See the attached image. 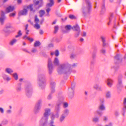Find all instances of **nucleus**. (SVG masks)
Returning a JSON list of instances; mask_svg holds the SVG:
<instances>
[{"mask_svg": "<svg viewBox=\"0 0 126 126\" xmlns=\"http://www.w3.org/2000/svg\"><path fill=\"white\" fill-rule=\"evenodd\" d=\"M35 5H38V7L36 9H38L42 7L44 4V2L43 0H39L33 2Z\"/></svg>", "mask_w": 126, "mask_h": 126, "instance_id": "obj_10", "label": "nucleus"}, {"mask_svg": "<svg viewBox=\"0 0 126 126\" xmlns=\"http://www.w3.org/2000/svg\"><path fill=\"white\" fill-rule=\"evenodd\" d=\"M66 117L62 114L61 115L59 119L60 122L62 123L64 121Z\"/></svg>", "mask_w": 126, "mask_h": 126, "instance_id": "obj_30", "label": "nucleus"}, {"mask_svg": "<svg viewBox=\"0 0 126 126\" xmlns=\"http://www.w3.org/2000/svg\"><path fill=\"white\" fill-rule=\"evenodd\" d=\"M96 90L100 91H102V90L101 86H99V85L97 84H95L93 87Z\"/></svg>", "mask_w": 126, "mask_h": 126, "instance_id": "obj_19", "label": "nucleus"}, {"mask_svg": "<svg viewBox=\"0 0 126 126\" xmlns=\"http://www.w3.org/2000/svg\"><path fill=\"white\" fill-rule=\"evenodd\" d=\"M39 13L40 14V17H42L43 15L45 14V11L43 10H40L39 12Z\"/></svg>", "mask_w": 126, "mask_h": 126, "instance_id": "obj_37", "label": "nucleus"}, {"mask_svg": "<svg viewBox=\"0 0 126 126\" xmlns=\"http://www.w3.org/2000/svg\"><path fill=\"white\" fill-rule=\"evenodd\" d=\"M21 83H19L17 84V86L16 88V90L17 92H19L21 91Z\"/></svg>", "mask_w": 126, "mask_h": 126, "instance_id": "obj_31", "label": "nucleus"}, {"mask_svg": "<svg viewBox=\"0 0 126 126\" xmlns=\"http://www.w3.org/2000/svg\"><path fill=\"white\" fill-rule=\"evenodd\" d=\"M28 11L27 9L24 8L22 10L20 11L18 13V16L26 15Z\"/></svg>", "mask_w": 126, "mask_h": 126, "instance_id": "obj_13", "label": "nucleus"}, {"mask_svg": "<svg viewBox=\"0 0 126 126\" xmlns=\"http://www.w3.org/2000/svg\"><path fill=\"white\" fill-rule=\"evenodd\" d=\"M8 121L7 120H4L2 122L1 124H0V126H2V125H5L8 123Z\"/></svg>", "mask_w": 126, "mask_h": 126, "instance_id": "obj_44", "label": "nucleus"}, {"mask_svg": "<svg viewBox=\"0 0 126 126\" xmlns=\"http://www.w3.org/2000/svg\"><path fill=\"white\" fill-rule=\"evenodd\" d=\"M54 54L56 56H58L59 55V51L57 50H56L55 51Z\"/></svg>", "mask_w": 126, "mask_h": 126, "instance_id": "obj_57", "label": "nucleus"}, {"mask_svg": "<svg viewBox=\"0 0 126 126\" xmlns=\"http://www.w3.org/2000/svg\"><path fill=\"white\" fill-rule=\"evenodd\" d=\"M56 83L52 81L50 83V88H55Z\"/></svg>", "mask_w": 126, "mask_h": 126, "instance_id": "obj_38", "label": "nucleus"}, {"mask_svg": "<svg viewBox=\"0 0 126 126\" xmlns=\"http://www.w3.org/2000/svg\"><path fill=\"white\" fill-rule=\"evenodd\" d=\"M34 21L36 24L38 23L39 22V20L37 18V15H35V16Z\"/></svg>", "mask_w": 126, "mask_h": 126, "instance_id": "obj_46", "label": "nucleus"}, {"mask_svg": "<svg viewBox=\"0 0 126 126\" xmlns=\"http://www.w3.org/2000/svg\"><path fill=\"white\" fill-rule=\"evenodd\" d=\"M122 110L123 111L122 115L124 116L125 113H126V105H123Z\"/></svg>", "mask_w": 126, "mask_h": 126, "instance_id": "obj_33", "label": "nucleus"}, {"mask_svg": "<svg viewBox=\"0 0 126 126\" xmlns=\"http://www.w3.org/2000/svg\"><path fill=\"white\" fill-rule=\"evenodd\" d=\"M5 27L7 28V29H9L11 28L12 27L11 26V25L10 24H7L6 26Z\"/></svg>", "mask_w": 126, "mask_h": 126, "instance_id": "obj_53", "label": "nucleus"}, {"mask_svg": "<svg viewBox=\"0 0 126 126\" xmlns=\"http://www.w3.org/2000/svg\"><path fill=\"white\" fill-rule=\"evenodd\" d=\"M2 76L4 80H6L8 81L10 80V79L8 77L7 75L4 74H2Z\"/></svg>", "mask_w": 126, "mask_h": 126, "instance_id": "obj_34", "label": "nucleus"}, {"mask_svg": "<svg viewBox=\"0 0 126 126\" xmlns=\"http://www.w3.org/2000/svg\"><path fill=\"white\" fill-rule=\"evenodd\" d=\"M42 102V100L40 99L36 102L34 109V112L35 113L37 114L39 112L41 108Z\"/></svg>", "mask_w": 126, "mask_h": 126, "instance_id": "obj_6", "label": "nucleus"}, {"mask_svg": "<svg viewBox=\"0 0 126 126\" xmlns=\"http://www.w3.org/2000/svg\"><path fill=\"white\" fill-rule=\"evenodd\" d=\"M113 81L112 80L110 79H108L107 80V84L109 87H111L112 85V83Z\"/></svg>", "mask_w": 126, "mask_h": 126, "instance_id": "obj_28", "label": "nucleus"}, {"mask_svg": "<svg viewBox=\"0 0 126 126\" xmlns=\"http://www.w3.org/2000/svg\"><path fill=\"white\" fill-rule=\"evenodd\" d=\"M105 0L103 1V3L101 7V11L100 14H103L105 11L106 9L105 5Z\"/></svg>", "mask_w": 126, "mask_h": 126, "instance_id": "obj_18", "label": "nucleus"}, {"mask_svg": "<svg viewBox=\"0 0 126 126\" xmlns=\"http://www.w3.org/2000/svg\"><path fill=\"white\" fill-rule=\"evenodd\" d=\"M5 13L2 10H1L0 12V23L1 25L3 24L4 21L6 19V16L5 15Z\"/></svg>", "mask_w": 126, "mask_h": 126, "instance_id": "obj_8", "label": "nucleus"}, {"mask_svg": "<svg viewBox=\"0 0 126 126\" xmlns=\"http://www.w3.org/2000/svg\"><path fill=\"white\" fill-rule=\"evenodd\" d=\"M68 106V104L66 102H65L63 103V107L64 108H66Z\"/></svg>", "mask_w": 126, "mask_h": 126, "instance_id": "obj_51", "label": "nucleus"}, {"mask_svg": "<svg viewBox=\"0 0 126 126\" xmlns=\"http://www.w3.org/2000/svg\"><path fill=\"white\" fill-rule=\"evenodd\" d=\"M72 29L74 31H80V28L78 25L76 24L75 26H74L72 27Z\"/></svg>", "mask_w": 126, "mask_h": 126, "instance_id": "obj_22", "label": "nucleus"}, {"mask_svg": "<svg viewBox=\"0 0 126 126\" xmlns=\"http://www.w3.org/2000/svg\"><path fill=\"white\" fill-rule=\"evenodd\" d=\"M101 52L103 54H104L106 52V50L103 48L100 50Z\"/></svg>", "mask_w": 126, "mask_h": 126, "instance_id": "obj_64", "label": "nucleus"}, {"mask_svg": "<svg viewBox=\"0 0 126 126\" xmlns=\"http://www.w3.org/2000/svg\"><path fill=\"white\" fill-rule=\"evenodd\" d=\"M23 39H25L26 38L27 40L29 41L30 42H32L33 41V38H30L28 37L27 35H25L23 37Z\"/></svg>", "mask_w": 126, "mask_h": 126, "instance_id": "obj_32", "label": "nucleus"}, {"mask_svg": "<svg viewBox=\"0 0 126 126\" xmlns=\"http://www.w3.org/2000/svg\"><path fill=\"white\" fill-rule=\"evenodd\" d=\"M94 115L96 116L97 114L100 117L103 114V112L101 110H96L94 113Z\"/></svg>", "mask_w": 126, "mask_h": 126, "instance_id": "obj_21", "label": "nucleus"}, {"mask_svg": "<svg viewBox=\"0 0 126 126\" xmlns=\"http://www.w3.org/2000/svg\"><path fill=\"white\" fill-rule=\"evenodd\" d=\"M51 94H52L55 92V88H50Z\"/></svg>", "mask_w": 126, "mask_h": 126, "instance_id": "obj_58", "label": "nucleus"}, {"mask_svg": "<svg viewBox=\"0 0 126 126\" xmlns=\"http://www.w3.org/2000/svg\"><path fill=\"white\" fill-rule=\"evenodd\" d=\"M3 31L5 33V36H7L10 33V31L6 28H5L3 29Z\"/></svg>", "mask_w": 126, "mask_h": 126, "instance_id": "obj_23", "label": "nucleus"}, {"mask_svg": "<svg viewBox=\"0 0 126 126\" xmlns=\"http://www.w3.org/2000/svg\"><path fill=\"white\" fill-rule=\"evenodd\" d=\"M100 104H104V100L103 99H100Z\"/></svg>", "mask_w": 126, "mask_h": 126, "instance_id": "obj_61", "label": "nucleus"}, {"mask_svg": "<svg viewBox=\"0 0 126 126\" xmlns=\"http://www.w3.org/2000/svg\"><path fill=\"white\" fill-rule=\"evenodd\" d=\"M123 78V76L121 74H120L118 77V87H117L118 88L119 87H122V79Z\"/></svg>", "mask_w": 126, "mask_h": 126, "instance_id": "obj_11", "label": "nucleus"}, {"mask_svg": "<svg viewBox=\"0 0 126 126\" xmlns=\"http://www.w3.org/2000/svg\"><path fill=\"white\" fill-rule=\"evenodd\" d=\"M53 63L56 66H57L59 65V61L57 58L56 57L55 58L53 61Z\"/></svg>", "mask_w": 126, "mask_h": 126, "instance_id": "obj_29", "label": "nucleus"}, {"mask_svg": "<svg viewBox=\"0 0 126 126\" xmlns=\"http://www.w3.org/2000/svg\"><path fill=\"white\" fill-rule=\"evenodd\" d=\"M86 6H82L81 11L82 16L86 17L88 14H90L92 10V5L90 0H85Z\"/></svg>", "mask_w": 126, "mask_h": 126, "instance_id": "obj_3", "label": "nucleus"}, {"mask_svg": "<svg viewBox=\"0 0 126 126\" xmlns=\"http://www.w3.org/2000/svg\"><path fill=\"white\" fill-rule=\"evenodd\" d=\"M41 45V43L39 41H36L34 43V46L36 47L39 46Z\"/></svg>", "mask_w": 126, "mask_h": 126, "instance_id": "obj_41", "label": "nucleus"}, {"mask_svg": "<svg viewBox=\"0 0 126 126\" xmlns=\"http://www.w3.org/2000/svg\"><path fill=\"white\" fill-rule=\"evenodd\" d=\"M47 67L49 73L50 75L52 72L53 66L51 60L49 58H48V60Z\"/></svg>", "mask_w": 126, "mask_h": 126, "instance_id": "obj_7", "label": "nucleus"}, {"mask_svg": "<svg viewBox=\"0 0 126 126\" xmlns=\"http://www.w3.org/2000/svg\"><path fill=\"white\" fill-rule=\"evenodd\" d=\"M92 48L93 49L92 57L93 59L94 60V59L95 58L96 56L95 53L97 50V47L96 46L94 45L93 46Z\"/></svg>", "mask_w": 126, "mask_h": 126, "instance_id": "obj_14", "label": "nucleus"}, {"mask_svg": "<svg viewBox=\"0 0 126 126\" xmlns=\"http://www.w3.org/2000/svg\"><path fill=\"white\" fill-rule=\"evenodd\" d=\"M69 17L71 19H73L75 18V16L72 15H69Z\"/></svg>", "mask_w": 126, "mask_h": 126, "instance_id": "obj_55", "label": "nucleus"}, {"mask_svg": "<svg viewBox=\"0 0 126 126\" xmlns=\"http://www.w3.org/2000/svg\"><path fill=\"white\" fill-rule=\"evenodd\" d=\"M33 4H30L27 6V9H30V11H32L33 13H34L36 11V10L33 9L32 7Z\"/></svg>", "mask_w": 126, "mask_h": 126, "instance_id": "obj_24", "label": "nucleus"}, {"mask_svg": "<svg viewBox=\"0 0 126 126\" xmlns=\"http://www.w3.org/2000/svg\"><path fill=\"white\" fill-rule=\"evenodd\" d=\"M13 77L15 80H17L18 79V75L16 73H14L13 74Z\"/></svg>", "mask_w": 126, "mask_h": 126, "instance_id": "obj_43", "label": "nucleus"}, {"mask_svg": "<svg viewBox=\"0 0 126 126\" xmlns=\"http://www.w3.org/2000/svg\"><path fill=\"white\" fill-rule=\"evenodd\" d=\"M76 83L74 82L71 83V88H69L68 89L74 90Z\"/></svg>", "mask_w": 126, "mask_h": 126, "instance_id": "obj_39", "label": "nucleus"}, {"mask_svg": "<svg viewBox=\"0 0 126 126\" xmlns=\"http://www.w3.org/2000/svg\"><path fill=\"white\" fill-rule=\"evenodd\" d=\"M95 61L93 59L91 62L90 69L91 70L93 71L94 68V64L95 63Z\"/></svg>", "mask_w": 126, "mask_h": 126, "instance_id": "obj_25", "label": "nucleus"}, {"mask_svg": "<svg viewBox=\"0 0 126 126\" xmlns=\"http://www.w3.org/2000/svg\"><path fill=\"white\" fill-rule=\"evenodd\" d=\"M55 115L54 114H52L51 117V120H50L49 122H51L52 121H54V120L55 118Z\"/></svg>", "mask_w": 126, "mask_h": 126, "instance_id": "obj_47", "label": "nucleus"}, {"mask_svg": "<svg viewBox=\"0 0 126 126\" xmlns=\"http://www.w3.org/2000/svg\"><path fill=\"white\" fill-rule=\"evenodd\" d=\"M61 103L59 102L57 103L56 105L55 109V112L60 113L61 109Z\"/></svg>", "mask_w": 126, "mask_h": 126, "instance_id": "obj_12", "label": "nucleus"}, {"mask_svg": "<svg viewBox=\"0 0 126 126\" xmlns=\"http://www.w3.org/2000/svg\"><path fill=\"white\" fill-rule=\"evenodd\" d=\"M80 31H76L75 35V37H78L79 35V34L80 33Z\"/></svg>", "mask_w": 126, "mask_h": 126, "instance_id": "obj_49", "label": "nucleus"}, {"mask_svg": "<svg viewBox=\"0 0 126 126\" xmlns=\"http://www.w3.org/2000/svg\"><path fill=\"white\" fill-rule=\"evenodd\" d=\"M58 26H56L54 27V33H56L58 31Z\"/></svg>", "mask_w": 126, "mask_h": 126, "instance_id": "obj_52", "label": "nucleus"}, {"mask_svg": "<svg viewBox=\"0 0 126 126\" xmlns=\"http://www.w3.org/2000/svg\"><path fill=\"white\" fill-rule=\"evenodd\" d=\"M49 7H47V8L46 10V11L47 14H48L49 12L51 10V9Z\"/></svg>", "mask_w": 126, "mask_h": 126, "instance_id": "obj_60", "label": "nucleus"}, {"mask_svg": "<svg viewBox=\"0 0 126 126\" xmlns=\"http://www.w3.org/2000/svg\"><path fill=\"white\" fill-rule=\"evenodd\" d=\"M72 27H71V26L69 25H67L65 26V29L66 30H70L71 29H72Z\"/></svg>", "mask_w": 126, "mask_h": 126, "instance_id": "obj_42", "label": "nucleus"}, {"mask_svg": "<svg viewBox=\"0 0 126 126\" xmlns=\"http://www.w3.org/2000/svg\"><path fill=\"white\" fill-rule=\"evenodd\" d=\"M22 34V33L21 32V31L20 30L18 32V34L16 35L15 37L16 38L20 36H21Z\"/></svg>", "mask_w": 126, "mask_h": 126, "instance_id": "obj_48", "label": "nucleus"}, {"mask_svg": "<svg viewBox=\"0 0 126 126\" xmlns=\"http://www.w3.org/2000/svg\"><path fill=\"white\" fill-rule=\"evenodd\" d=\"M5 71L9 74H11L13 72L12 69L10 68H6L5 69Z\"/></svg>", "mask_w": 126, "mask_h": 126, "instance_id": "obj_40", "label": "nucleus"}, {"mask_svg": "<svg viewBox=\"0 0 126 126\" xmlns=\"http://www.w3.org/2000/svg\"><path fill=\"white\" fill-rule=\"evenodd\" d=\"M17 41V40L15 39H13L11 40L9 43V44L13 46L14 44Z\"/></svg>", "mask_w": 126, "mask_h": 126, "instance_id": "obj_35", "label": "nucleus"}, {"mask_svg": "<svg viewBox=\"0 0 126 126\" xmlns=\"http://www.w3.org/2000/svg\"><path fill=\"white\" fill-rule=\"evenodd\" d=\"M47 0L49 2L46 4V7H51L54 5V2L53 0Z\"/></svg>", "mask_w": 126, "mask_h": 126, "instance_id": "obj_15", "label": "nucleus"}, {"mask_svg": "<svg viewBox=\"0 0 126 126\" xmlns=\"http://www.w3.org/2000/svg\"><path fill=\"white\" fill-rule=\"evenodd\" d=\"M92 121L95 123L98 122L99 121V117L94 115V116L92 119Z\"/></svg>", "mask_w": 126, "mask_h": 126, "instance_id": "obj_20", "label": "nucleus"}, {"mask_svg": "<svg viewBox=\"0 0 126 126\" xmlns=\"http://www.w3.org/2000/svg\"><path fill=\"white\" fill-rule=\"evenodd\" d=\"M35 24L34 25V27L37 29H39L40 28V26L39 24Z\"/></svg>", "mask_w": 126, "mask_h": 126, "instance_id": "obj_56", "label": "nucleus"}, {"mask_svg": "<svg viewBox=\"0 0 126 126\" xmlns=\"http://www.w3.org/2000/svg\"><path fill=\"white\" fill-rule=\"evenodd\" d=\"M98 108L99 110L101 111L104 110L106 109L105 107L104 104H100Z\"/></svg>", "mask_w": 126, "mask_h": 126, "instance_id": "obj_26", "label": "nucleus"}, {"mask_svg": "<svg viewBox=\"0 0 126 126\" xmlns=\"http://www.w3.org/2000/svg\"><path fill=\"white\" fill-rule=\"evenodd\" d=\"M50 109L47 108L39 122V126H46L47 123L48 117L50 114Z\"/></svg>", "mask_w": 126, "mask_h": 126, "instance_id": "obj_2", "label": "nucleus"}, {"mask_svg": "<svg viewBox=\"0 0 126 126\" xmlns=\"http://www.w3.org/2000/svg\"><path fill=\"white\" fill-rule=\"evenodd\" d=\"M122 56L121 55L117 54L114 57V62L115 63H121L122 61Z\"/></svg>", "mask_w": 126, "mask_h": 126, "instance_id": "obj_9", "label": "nucleus"}, {"mask_svg": "<svg viewBox=\"0 0 126 126\" xmlns=\"http://www.w3.org/2000/svg\"><path fill=\"white\" fill-rule=\"evenodd\" d=\"M14 9V6H10L7 7L6 8V11L7 13L13 11Z\"/></svg>", "mask_w": 126, "mask_h": 126, "instance_id": "obj_17", "label": "nucleus"}, {"mask_svg": "<svg viewBox=\"0 0 126 126\" xmlns=\"http://www.w3.org/2000/svg\"><path fill=\"white\" fill-rule=\"evenodd\" d=\"M48 126H56L54 124V121L49 122L48 123Z\"/></svg>", "mask_w": 126, "mask_h": 126, "instance_id": "obj_45", "label": "nucleus"}, {"mask_svg": "<svg viewBox=\"0 0 126 126\" xmlns=\"http://www.w3.org/2000/svg\"><path fill=\"white\" fill-rule=\"evenodd\" d=\"M74 95V90L68 89V95L69 97L70 98H72Z\"/></svg>", "mask_w": 126, "mask_h": 126, "instance_id": "obj_16", "label": "nucleus"}, {"mask_svg": "<svg viewBox=\"0 0 126 126\" xmlns=\"http://www.w3.org/2000/svg\"><path fill=\"white\" fill-rule=\"evenodd\" d=\"M75 55L74 54H71L70 56V57L71 59H74L75 57Z\"/></svg>", "mask_w": 126, "mask_h": 126, "instance_id": "obj_59", "label": "nucleus"}, {"mask_svg": "<svg viewBox=\"0 0 126 126\" xmlns=\"http://www.w3.org/2000/svg\"><path fill=\"white\" fill-rule=\"evenodd\" d=\"M113 17V14L112 13H111L110 14V16L109 18V22L108 23V25H109L110 24V23Z\"/></svg>", "mask_w": 126, "mask_h": 126, "instance_id": "obj_36", "label": "nucleus"}, {"mask_svg": "<svg viewBox=\"0 0 126 126\" xmlns=\"http://www.w3.org/2000/svg\"><path fill=\"white\" fill-rule=\"evenodd\" d=\"M25 89L26 95L28 97H30L32 95L33 88L30 83H29L26 84L25 87Z\"/></svg>", "mask_w": 126, "mask_h": 126, "instance_id": "obj_5", "label": "nucleus"}, {"mask_svg": "<svg viewBox=\"0 0 126 126\" xmlns=\"http://www.w3.org/2000/svg\"><path fill=\"white\" fill-rule=\"evenodd\" d=\"M101 38L102 39V42H105V38L103 36H101Z\"/></svg>", "mask_w": 126, "mask_h": 126, "instance_id": "obj_62", "label": "nucleus"}, {"mask_svg": "<svg viewBox=\"0 0 126 126\" xmlns=\"http://www.w3.org/2000/svg\"><path fill=\"white\" fill-rule=\"evenodd\" d=\"M59 74H63L67 75L71 74L72 72L75 73L76 71L75 70H73L72 65L68 63H65L61 64L57 70Z\"/></svg>", "mask_w": 126, "mask_h": 126, "instance_id": "obj_1", "label": "nucleus"}, {"mask_svg": "<svg viewBox=\"0 0 126 126\" xmlns=\"http://www.w3.org/2000/svg\"><path fill=\"white\" fill-rule=\"evenodd\" d=\"M77 63H74L72 65V68H75L77 66Z\"/></svg>", "mask_w": 126, "mask_h": 126, "instance_id": "obj_63", "label": "nucleus"}, {"mask_svg": "<svg viewBox=\"0 0 126 126\" xmlns=\"http://www.w3.org/2000/svg\"><path fill=\"white\" fill-rule=\"evenodd\" d=\"M106 96L107 98H110L111 97V94L110 92H108L106 94Z\"/></svg>", "mask_w": 126, "mask_h": 126, "instance_id": "obj_50", "label": "nucleus"}, {"mask_svg": "<svg viewBox=\"0 0 126 126\" xmlns=\"http://www.w3.org/2000/svg\"><path fill=\"white\" fill-rule=\"evenodd\" d=\"M37 81L39 86L42 89L44 88L45 86V77L44 75L42 74H39Z\"/></svg>", "mask_w": 126, "mask_h": 126, "instance_id": "obj_4", "label": "nucleus"}, {"mask_svg": "<svg viewBox=\"0 0 126 126\" xmlns=\"http://www.w3.org/2000/svg\"><path fill=\"white\" fill-rule=\"evenodd\" d=\"M69 113V110L66 109L64 110L63 113L62 114L66 117L68 115Z\"/></svg>", "mask_w": 126, "mask_h": 126, "instance_id": "obj_27", "label": "nucleus"}, {"mask_svg": "<svg viewBox=\"0 0 126 126\" xmlns=\"http://www.w3.org/2000/svg\"><path fill=\"white\" fill-rule=\"evenodd\" d=\"M16 12H14L12 13H10L9 16L10 17H14L16 15Z\"/></svg>", "mask_w": 126, "mask_h": 126, "instance_id": "obj_54", "label": "nucleus"}]
</instances>
